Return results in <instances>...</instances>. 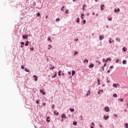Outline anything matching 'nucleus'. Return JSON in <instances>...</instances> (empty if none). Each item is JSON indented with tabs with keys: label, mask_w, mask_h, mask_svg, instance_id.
Returning <instances> with one entry per match:
<instances>
[{
	"label": "nucleus",
	"mask_w": 128,
	"mask_h": 128,
	"mask_svg": "<svg viewBox=\"0 0 128 128\" xmlns=\"http://www.w3.org/2000/svg\"><path fill=\"white\" fill-rule=\"evenodd\" d=\"M40 92H41V94H43L44 96L46 95V92L44 90H40Z\"/></svg>",
	"instance_id": "obj_1"
},
{
	"label": "nucleus",
	"mask_w": 128,
	"mask_h": 128,
	"mask_svg": "<svg viewBox=\"0 0 128 128\" xmlns=\"http://www.w3.org/2000/svg\"><path fill=\"white\" fill-rule=\"evenodd\" d=\"M104 110H106V112H110V108L108 107H105Z\"/></svg>",
	"instance_id": "obj_2"
},
{
	"label": "nucleus",
	"mask_w": 128,
	"mask_h": 128,
	"mask_svg": "<svg viewBox=\"0 0 128 128\" xmlns=\"http://www.w3.org/2000/svg\"><path fill=\"white\" fill-rule=\"evenodd\" d=\"M28 38V34H26L25 36H22V38H24V40H26V38Z\"/></svg>",
	"instance_id": "obj_3"
},
{
	"label": "nucleus",
	"mask_w": 128,
	"mask_h": 128,
	"mask_svg": "<svg viewBox=\"0 0 128 128\" xmlns=\"http://www.w3.org/2000/svg\"><path fill=\"white\" fill-rule=\"evenodd\" d=\"M61 118H66V114H63L61 116Z\"/></svg>",
	"instance_id": "obj_4"
},
{
	"label": "nucleus",
	"mask_w": 128,
	"mask_h": 128,
	"mask_svg": "<svg viewBox=\"0 0 128 128\" xmlns=\"http://www.w3.org/2000/svg\"><path fill=\"white\" fill-rule=\"evenodd\" d=\"M104 4H102L100 6V10H104Z\"/></svg>",
	"instance_id": "obj_5"
},
{
	"label": "nucleus",
	"mask_w": 128,
	"mask_h": 128,
	"mask_svg": "<svg viewBox=\"0 0 128 128\" xmlns=\"http://www.w3.org/2000/svg\"><path fill=\"white\" fill-rule=\"evenodd\" d=\"M118 86H120V84H113L114 88H118Z\"/></svg>",
	"instance_id": "obj_6"
},
{
	"label": "nucleus",
	"mask_w": 128,
	"mask_h": 128,
	"mask_svg": "<svg viewBox=\"0 0 128 128\" xmlns=\"http://www.w3.org/2000/svg\"><path fill=\"white\" fill-rule=\"evenodd\" d=\"M33 76L34 78H34L35 82H36V80H38V76L34 75Z\"/></svg>",
	"instance_id": "obj_7"
},
{
	"label": "nucleus",
	"mask_w": 128,
	"mask_h": 128,
	"mask_svg": "<svg viewBox=\"0 0 128 128\" xmlns=\"http://www.w3.org/2000/svg\"><path fill=\"white\" fill-rule=\"evenodd\" d=\"M50 118L48 116L46 118V120L48 122H50V120H50Z\"/></svg>",
	"instance_id": "obj_8"
},
{
	"label": "nucleus",
	"mask_w": 128,
	"mask_h": 128,
	"mask_svg": "<svg viewBox=\"0 0 128 128\" xmlns=\"http://www.w3.org/2000/svg\"><path fill=\"white\" fill-rule=\"evenodd\" d=\"M99 38L100 40H104V36H100Z\"/></svg>",
	"instance_id": "obj_9"
},
{
	"label": "nucleus",
	"mask_w": 128,
	"mask_h": 128,
	"mask_svg": "<svg viewBox=\"0 0 128 128\" xmlns=\"http://www.w3.org/2000/svg\"><path fill=\"white\" fill-rule=\"evenodd\" d=\"M97 80L98 86H100V79H97Z\"/></svg>",
	"instance_id": "obj_10"
},
{
	"label": "nucleus",
	"mask_w": 128,
	"mask_h": 128,
	"mask_svg": "<svg viewBox=\"0 0 128 128\" xmlns=\"http://www.w3.org/2000/svg\"><path fill=\"white\" fill-rule=\"evenodd\" d=\"M122 64H126V60H122Z\"/></svg>",
	"instance_id": "obj_11"
},
{
	"label": "nucleus",
	"mask_w": 128,
	"mask_h": 128,
	"mask_svg": "<svg viewBox=\"0 0 128 128\" xmlns=\"http://www.w3.org/2000/svg\"><path fill=\"white\" fill-rule=\"evenodd\" d=\"M75 74H76V72L74 70H72V76H74Z\"/></svg>",
	"instance_id": "obj_12"
},
{
	"label": "nucleus",
	"mask_w": 128,
	"mask_h": 128,
	"mask_svg": "<svg viewBox=\"0 0 128 128\" xmlns=\"http://www.w3.org/2000/svg\"><path fill=\"white\" fill-rule=\"evenodd\" d=\"M90 91L88 90V91L87 92V93H86V96H90Z\"/></svg>",
	"instance_id": "obj_13"
},
{
	"label": "nucleus",
	"mask_w": 128,
	"mask_h": 128,
	"mask_svg": "<svg viewBox=\"0 0 128 128\" xmlns=\"http://www.w3.org/2000/svg\"><path fill=\"white\" fill-rule=\"evenodd\" d=\"M84 62H86L87 64L88 62V59H85L84 60Z\"/></svg>",
	"instance_id": "obj_14"
},
{
	"label": "nucleus",
	"mask_w": 128,
	"mask_h": 128,
	"mask_svg": "<svg viewBox=\"0 0 128 128\" xmlns=\"http://www.w3.org/2000/svg\"><path fill=\"white\" fill-rule=\"evenodd\" d=\"M104 120H108V116H104Z\"/></svg>",
	"instance_id": "obj_15"
},
{
	"label": "nucleus",
	"mask_w": 128,
	"mask_h": 128,
	"mask_svg": "<svg viewBox=\"0 0 128 128\" xmlns=\"http://www.w3.org/2000/svg\"><path fill=\"white\" fill-rule=\"evenodd\" d=\"M24 71L26 72H30V70H28L26 68L24 69Z\"/></svg>",
	"instance_id": "obj_16"
},
{
	"label": "nucleus",
	"mask_w": 128,
	"mask_h": 128,
	"mask_svg": "<svg viewBox=\"0 0 128 128\" xmlns=\"http://www.w3.org/2000/svg\"><path fill=\"white\" fill-rule=\"evenodd\" d=\"M26 46H28V41H26V43L25 44Z\"/></svg>",
	"instance_id": "obj_17"
},
{
	"label": "nucleus",
	"mask_w": 128,
	"mask_h": 128,
	"mask_svg": "<svg viewBox=\"0 0 128 128\" xmlns=\"http://www.w3.org/2000/svg\"><path fill=\"white\" fill-rule=\"evenodd\" d=\"M120 8H118V10H116V9H115L114 10V12H120Z\"/></svg>",
	"instance_id": "obj_18"
},
{
	"label": "nucleus",
	"mask_w": 128,
	"mask_h": 128,
	"mask_svg": "<svg viewBox=\"0 0 128 128\" xmlns=\"http://www.w3.org/2000/svg\"><path fill=\"white\" fill-rule=\"evenodd\" d=\"M113 96L114 98H118V94H113Z\"/></svg>",
	"instance_id": "obj_19"
},
{
	"label": "nucleus",
	"mask_w": 128,
	"mask_h": 128,
	"mask_svg": "<svg viewBox=\"0 0 128 128\" xmlns=\"http://www.w3.org/2000/svg\"><path fill=\"white\" fill-rule=\"evenodd\" d=\"M89 68H94V64H90Z\"/></svg>",
	"instance_id": "obj_20"
},
{
	"label": "nucleus",
	"mask_w": 128,
	"mask_h": 128,
	"mask_svg": "<svg viewBox=\"0 0 128 128\" xmlns=\"http://www.w3.org/2000/svg\"><path fill=\"white\" fill-rule=\"evenodd\" d=\"M62 74V72L59 71V72H58V76H61V74Z\"/></svg>",
	"instance_id": "obj_21"
},
{
	"label": "nucleus",
	"mask_w": 128,
	"mask_h": 128,
	"mask_svg": "<svg viewBox=\"0 0 128 128\" xmlns=\"http://www.w3.org/2000/svg\"><path fill=\"white\" fill-rule=\"evenodd\" d=\"M122 50H124V52H126V48H122Z\"/></svg>",
	"instance_id": "obj_22"
},
{
	"label": "nucleus",
	"mask_w": 128,
	"mask_h": 128,
	"mask_svg": "<svg viewBox=\"0 0 128 128\" xmlns=\"http://www.w3.org/2000/svg\"><path fill=\"white\" fill-rule=\"evenodd\" d=\"M73 124L74 126H76V124H78V122H73Z\"/></svg>",
	"instance_id": "obj_23"
},
{
	"label": "nucleus",
	"mask_w": 128,
	"mask_h": 128,
	"mask_svg": "<svg viewBox=\"0 0 128 128\" xmlns=\"http://www.w3.org/2000/svg\"><path fill=\"white\" fill-rule=\"evenodd\" d=\"M56 76H57V74H56V72L54 76H52V78H56Z\"/></svg>",
	"instance_id": "obj_24"
},
{
	"label": "nucleus",
	"mask_w": 128,
	"mask_h": 128,
	"mask_svg": "<svg viewBox=\"0 0 128 128\" xmlns=\"http://www.w3.org/2000/svg\"><path fill=\"white\" fill-rule=\"evenodd\" d=\"M84 16V14H81V18H82V20H84V17H83Z\"/></svg>",
	"instance_id": "obj_25"
},
{
	"label": "nucleus",
	"mask_w": 128,
	"mask_h": 128,
	"mask_svg": "<svg viewBox=\"0 0 128 128\" xmlns=\"http://www.w3.org/2000/svg\"><path fill=\"white\" fill-rule=\"evenodd\" d=\"M116 40H118V42H120V38H116Z\"/></svg>",
	"instance_id": "obj_26"
},
{
	"label": "nucleus",
	"mask_w": 128,
	"mask_h": 128,
	"mask_svg": "<svg viewBox=\"0 0 128 128\" xmlns=\"http://www.w3.org/2000/svg\"><path fill=\"white\" fill-rule=\"evenodd\" d=\"M125 126L126 127V128H128V123L125 124Z\"/></svg>",
	"instance_id": "obj_27"
},
{
	"label": "nucleus",
	"mask_w": 128,
	"mask_h": 128,
	"mask_svg": "<svg viewBox=\"0 0 128 128\" xmlns=\"http://www.w3.org/2000/svg\"><path fill=\"white\" fill-rule=\"evenodd\" d=\"M118 62H120V60H119L118 59H117V60H116V64H118Z\"/></svg>",
	"instance_id": "obj_28"
},
{
	"label": "nucleus",
	"mask_w": 128,
	"mask_h": 128,
	"mask_svg": "<svg viewBox=\"0 0 128 128\" xmlns=\"http://www.w3.org/2000/svg\"><path fill=\"white\" fill-rule=\"evenodd\" d=\"M38 16H40V12L37 13Z\"/></svg>",
	"instance_id": "obj_29"
},
{
	"label": "nucleus",
	"mask_w": 128,
	"mask_h": 128,
	"mask_svg": "<svg viewBox=\"0 0 128 128\" xmlns=\"http://www.w3.org/2000/svg\"><path fill=\"white\" fill-rule=\"evenodd\" d=\"M70 110L71 111V112H74V109H72V108H70Z\"/></svg>",
	"instance_id": "obj_30"
},
{
	"label": "nucleus",
	"mask_w": 128,
	"mask_h": 128,
	"mask_svg": "<svg viewBox=\"0 0 128 128\" xmlns=\"http://www.w3.org/2000/svg\"><path fill=\"white\" fill-rule=\"evenodd\" d=\"M76 22H80V18H78L76 20Z\"/></svg>",
	"instance_id": "obj_31"
},
{
	"label": "nucleus",
	"mask_w": 128,
	"mask_h": 128,
	"mask_svg": "<svg viewBox=\"0 0 128 128\" xmlns=\"http://www.w3.org/2000/svg\"><path fill=\"white\" fill-rule=\"evenodd\" d=\"M119 100H120V102H124V99L123 98H120V99H119Z\"/></svg>",
	"instance_id": "obj_32"
},
{
	"label": "nucleus",
	"mask_w": 128,
	"mask_h": 128,
	"mask_svg": "<svg viewBox=\"0 0 128 128\" xmlns=\"http://www.w3.org/2000/svg\"><path fill=\"white\" fill-rule=\"evenodd\" d=\"M64 6H63L61 8V10H62V12H64Z\"/></svg>",
	"instance_id": "obj_33"
},
{
	"label": "nucleus",
	"mask_w": 128,
	"mask_h": 128,
	"mask_svg": "<svg viewBox=\"0 0 128 128\" xmlns=\"http://www.w3.org/2000/svg\"><path fill=\"white\" fill-rule=\"evenodd\" d=\"M102 70L103 72H104V66H102Z\"/></svg>",
	"instance_id": "obj_34"
},
{
	"label": "nucleus",
	"mask_w": 128,
	"mask_h": 128,
	"mask_svg": "<svg viewBox=\"0 0 128 128\" xmlns=\"http://www.w3.org/2000/svg\"><path fill=\"white\" fill-rule=\"evenodd\" d=\"M66 14H68V10H66Z\"/></svg>",
	"instance_id": "obj_35"
},
{
	"label": "nucleus",
	"mask_w": 128,
	"mask_h": 128,
	"mask_svg": "<svg viewBox=\"0 0 128 128\" xmlns=\"http://www.w3.org/2000/svg\"><path fill=\"white\" fill-rule=\"evenodd\" d=\"M103 62H108V60H104V59H103Z\"/></svg>",
	"instance_id": "obj_36"
},
{
	"label": "nucleus",
	"mask_w": 128,
	"mask_h": 128,
	"mask_svg": "<svg viewBox=\"0 0 128 128\" xmlns=\"http://www.w3.org/2000/svg\"><path fill=\"white\" fill-rule=\"evenodd\" d=\"M78 54V52H74V56H76V54Z\"/></svg>",
	"instance_id": "obj_37"
},
{
	"label": "nucleus",
	"mask_w": 128,
	"mask_h": 128,
	"mask_svg": "<svg viewBox=\"0 0 128 128\" xmlns=\"http://www.w3.org/2000/svg\"><path fill=\"white\" fill-rule=\"evenodd\" d=\"M20 44H22V46H24V42H21Z\"/></svg>",
	"instance_id": "obj_38"
},
{
	"label": "nucleus",
	"mask_w": 128,
	"mask_h": 128,
	"mask_svg": "<svg viewBox=\"0 0 128 128\" xmlns=\"http://www.w3.org/2000/svg\"><path fill=\"white\" fill-rule=\"evenodd\" d=\"M86 20H83V23L84 24L86 22Z\"/></svg>",
	"instance_id": "obj_39"
},
{
	"label": "nucleus",
	"mask_w": 128,
	"mask_h": 128,
	"mask_svg": "<svg viewBox=\"0 0 128 128\" xmlns=\"http://www.w3.org/2000/svg\"><path fill=\"white\" fill-rule=\"evenodd\" d=\"M21 68H22V70H24V66H21Z\"/></svg>",
	"instance_id": "obj_40"
},
{
	"label": "nucleus",
	"mask_w": 128,
	"mask_h": 128,
	"mask_svg": "<svg viewBox=\"0 0 128 128\" xmlns=\"http://www.w3.org/2000/svg\"><path fill=\"white\" fill-rule=\"evenodd\" d=\"M36 104H40V102L38 101V100H37L36 101Z\"/></svg>",
	"instance_id": "obj_41"
},
{
	"label": "nucleus",
	"mask_w": 128,
	"mask_h": 128,
	"mask_svg": "<svg viewBox=\"0 0 128 128\" xmlns=\"http://www.w3.org/2000/svg\"><path fill=\"white\" fill-rule=\"evenodd\" d=\"M58 20L60 21V18H57L56 19V22H58Z\"/></svg>",
	"instance_id": "obj_42"
},
{
	"label": "nucleus",
	"mask_w": 128,
	"mask_h": 128,
	"mask_svg": "<svg viewBox=\"0 0 128 128\" xmlns=\"http://www.w3.org/2000/svg\"><path fill=\"white\" fill-rule=\"evenodd\" d=\"M54 66H53L52 68H50V70H54Z\"/></svg>",
	"instance_id": "obj_43"
},
{
	"label": "nucleus",
	"mask_w": 128,
	"mask_h": 128,
	"mask_svg": "<svg viewBox=\"0 0 128 128\" xmlns=\"http://www.w3.org/2000/svg\"><path fill=\"white\" fill-rule=\"evenodd\" d=\"M68 74H72V72H68Z\"/></svg>",
	"instance_id": "obj_44"
},
{
	"label": "nucleus",
	"mask_w": 128,
	"mask_h": 128,
	"mask_svg": "<svg viewBox=\"0 0 128 128\" xmlns=\"http://www.w3.org/2000/svg\"><path fill=\"white\" fill-rule=\"evenodd\" d=\"M104 68V66H106V64H104V66H103Z\"/></svg>",
	"instance_id": "obj_45"
},
{
	"label": "nucleus",
	"mask_w": 128,
	"mask_h": 128,
	"mask_svg": "<svg viewBox=\"0 0 128 128\" xmlns=\"http://www.w3.org/2000/svg\"><path fill=\"white\" fill-rule=\"evenodd\" d=\"M110 68H114V66H110Z\"/></svg>",
	"instance_id": "obj_46"
},
{
	"label": "nucleus",
	"mask_w": 128,
	"mask_h": 128,
	"mask_svg": "<svg viewBox=\"0 0 128 128\" xmlns=\"http://www.w3.org/2000/svg\"><path fill=\"white\" fill-rule=\"evenodd\" d=\"M107 72H108V74H110V70H108L107 71Z\"/></svg>",
	"instance_id": "obj_47"
},
{
	"label": "nucleus",
	"mask_w": 128,
	"mask_h": 128,
	"mask_svg": "<svg viewBox=\"0 0 128 128\" xmlns=\"http://www.w3.org/2000/svg\"><path fill=\"white\" fill-rule=\"evenodd\" d=\"M48 40H50V38H48Z\"/></svg>",
	"instance_id": "obj_48"
},
{
	"label": "nucleus",
	"mask_w": 128,
	"mask_h": 128,
	"mask_svg": "<svg viewBox=\"0 0 128 128\" xmlns=\"http://www.w3.org/2000/svg\"><path fill=\"white\" fill-rule=\"evenodd\" d=\"M56 116H58V112L57 113H56Z\"/></svg>",
	"instance_id": "obj_49"
},
{
	"label": "nucleus",
	"mask_w": 128,
	"mask_h": 128,
	"mask_svg": "<svg viewBox=\"0 0 128 128\" xmlns=\"http://www.w3.org/2000/svg\"><path fill=\"white\" fill-rule=\"evenodd\" d=\"M82 8H86V4H84V5L83 6Z\"/></svg>",
	"instance_id": "obj_50"
},
{
	"label": "nucleus",
	"mask_w": 128,
	"mask_h": 128,
	"mask_svg": "<svg viewBox=\"0 0 128 128\" xmlns=\"http://www.w3.org/2000/svg\"><path fill=\"white\" fill-rule=\"evenodd\" d=\"M74 40H75L76 42L77 40H78V38L75 39Z\"/></svg>",
	"instance_id": "obj_51"
},
{
	"label": "nucleus",
	"mask_w": 128,
	"mask_h": 128,
	"mask_svg": "<svg viewBox=\"0 0 128 128\" xmlns=\"http://www.w3.org/2000/svg\"><path fill=\"white\" fill-rule=\"evenodd\" d=\"M54 108V105H53V106H52V109H53Z\"/></svg>",
	"instance_id": "obj_52"
},
{
	"label": "nucleus",
	"mask_w": 128,
	"mask_h": 128,
	"mask_svg": "<svg viewBox=\"0 0 128 128\" xmlns=\"http://www.w3.org/2000/svg\"><path fill=\"white\" fill-rule=\"evenodd\" d=\"M112 20V18H110L108 19V20Z\"/></svg>",
	"instance_id": "obj_53"
},
{
	"label": "nucleus",
	"mask_w": 128,
	"mask_h": 128,
	"mask_svg": "<svg viewBox=\"0 0 128 128\" xmlns=\"http://www.w3.org/2000/svg\"><path fill=\"white\" fill-rule=\"evenodd\" d=\"M62 76H64V73H62Z\"/></svg>",
	"instance_id": "obj_54"
},
{
	"label": "nucleus",
	"mask_w": 128,
	"mask_h": 128,
	"mask_svg": "<svg viewBox=\"0 0 128 128\" xmlns=\"http://www.w3.org/2000/svg\"><path fill=\"white\" fill-rule=\"evenodd\" d=\"M48 18V16H46V18Z\"/></svg>",
	"instance_id": "obj_55"
},
{
	"label": "nucleus",
	"mask_w": 128,
	"mask_h": 128,
	"mask_svg": "<svg viewBox=\"0 0 128 128\" xmlns=\"http://www.w3.org/2000/svg\"><path fill=\"white\" fill-rule=\"evenodd\" d=\"M31 50H34V48H30Z\"/></svg>",
	"instance_id": "obj_56"
},
{
	"label": "nucleus",
	"mask_w": 128,
	"mask_h": 128,
	"mask_svg": "<svg viewBox=\"0 0 128 128\" xmlns=\"http://www.w3.org/2000/svg\"><path fill=\"white\" fill-rule=\"evenodd\" d=\"M48 46H50V48H52V46L50 45H48Z\"/></svg>",
	"instance_id": "obj_57"
},
{
	"label": "nucleus",
	"mask_w": 128,
	"mask_h": 128,
	"mask_svg": "<svg viewBox=\"0 0 128 128\" xmlns=\"http://www.w3.org/2000/svg\"><path fill=\"white\" fill-rule=\"evenodd\" d=\"M92 126H94V122H92Z\"/></svg>",
	"instance_id": "obj_58"
},
{
	"label": "nucleus",
	"mask_w": 128,
	"mask_h": 128,
	"mask_svg": "<svg viewBox=\"0 0 128 128\" xmlns=\"http://www.w3.org/2000/svg\"><path fill=\"white\" fill-rule=\"evenodd\" d=\"M110 60V58H107V59H106L107 60Z\"/></svg>",
	"instance_id": "obj_59"
},
{
	"label": "nucleus",
	"mask_w": 128,
	"mask_h": 128,
	"mask_svg": "<svg viewBox=\"0 0 128 128\" xmlns=\"http://www.w3.org/2000/svg\"><path fill=\"white\" fill-rule=\"evenodd\" d=\"M109 42H110V44H111L112 40H110L109 41Z\"/></svg>",
	"instance_id": "obj_60"
},
{
	"label": "nucleus",
	"mask_w": 128,
	"mask_h": 128,
	"mask_svg": "<svg viewBox=\"0 0 128 128\" xmlns=\"http://www.w3.org/2000/svg\"><path fill=\"white\" fill-rule=\"evenodd\" d=\"M54 114L56 115V111H54Z\"/></svg>",
	"instance_id": "obj_61"
},
{
	"label": "nucleus",
	"mask_w": 128,
	"mask_h": 128,
	"mask_svg": "<svg viewBox=\"0 0 128 128\" xmlns=\"http://www.w3.org/2000/svg\"><path fill=\"white\" fill-rule=\"evenodd\" d=\"M43 106H46V103H43Z\"/></svg>",
	"instance_id": "obj_62"
},
{
	"label": "nucleus",
	"mask_w": 128,
	"mask_h": 128,
	"mask_svg": "<svg viewBox=\"0 0 128 128\" xmlns=\"http://www.w3.org/2000/svg\"><path fill=\"white\" fill-rule=\"evenodd\" d=\"M107 82L108 84L110 82V80H107Z\"/></svg>",
	"instance_id": "obj_63"
},
{
	"label": "nucleus",
	"mask_w": 128,
	"mask_h": 128,
	"mask_svg": "<svg viewBox=\"0 0 128 128\" xmlns=\"http://www.w3.org/2000/svg\"><path fill=\"white\" fill-rule=\"evenodd\" d=\"M91 128H94L93 126H90Z\"/></svg>",
	"instance_id": "obj_64"
}]
</instances>
